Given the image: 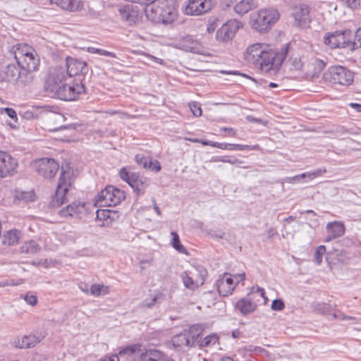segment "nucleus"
Listing matches in <instances>:
<instances>
[{"mask_svg":"<svg viewBox=\"0 0 361 361\" xmlns=\"http://www.w3.org/2000/svg\"><path fill=\"white\" fill-rule=\"evenodd\" d=\"M32 167L42 177L51 178L58 171L59 165L54 159L43 158L36 160L33 163Z\"/></svg>","mask_w":361,"mask_h":361,"instance_id":"obj_12","label":"nucleus"},{"mask_svg":"<svg viewBox=\"0 0 361 361\" xmlns=\"http://www.w3.org/2000/svg\"><path fill=\"white\" fill-rule=\"evenodd\" d=\"M292 16L295 20L296 26L302 29L309 26L310 18V9L307 6L300 4L294 6Z\"/></svg>","mask_w":361,"mask_h":361,"instance_id":"obj_16","label":"nucleus"},{"mask_svg":"<svg viewBox=\"0 0 361 361\" xmlns=\"http://www.w3.org/2000/svg\"><path fill=\"white\" fill-rule=\"evenodd\" d=\"M40 250L41 247L35 240L27 241L20 247V252L27 255H35Z\"/></svg>","mask_w":361,"mask_h":361,"instance_id":"obj_34","label":"nucleus"},{"mask_svg":"<svg viewBox=\"0 0 361 361\" xmlns=\"http://www.w3.org/2000/svg\"><path fill=\"white\" fill-rule=\"evenodd\" d=\"M125 199L123 191L113 185H109L94 197L96 207H113Z\"/></svg>","mask_w":361,"mask_h":361,"instance_id":"obj_6","label":"nucleus"},{"mask_svg":"<svg viewBox=\"0 0 361 361\" xmlns=\"http://www.w3.org/2000/svg\"><path fill=\"white\" fill-rule=\"evenodd\" d=\"M202 144L203 145H209L214 147L219 148L221 149H228L229 144L228 143H221L217 142H213V141H202Z\"/></svg>","mask_w":361,"mask_h":361,"instance_id":"obj_45","label":"nucleus"},{"mask_svg":"<svg viewBox=\"0 0 361 361\" xmlns=\"http://www.w3.org/2000/svg\"><path fill=\"white\" fill-rule=\"evenodd\" d=\"M166 295L160 292L155 291L150 293L141 303V307L145 308H152L159 306L165 301Z\"/></svg>","mask_w":361,"mask_h":361,"instance_id":"obj_25","label":"nucleus"},{"mask_svg":"<svg viewBox=\"0 0 361 361\" xmlns=\"http://www.w3.org/2000/svg\"><path fill=\"white\" fill-rule=\"evenodd\" d=\"M171 245L173 247L180 253H186V249L181 245L179 236L176 232H172Z\"/></svg>","mask_w":361,"mask_h":361,"instance_id":"obj_41","label":"nucleus"},{"mask_svg":"<svg viewBox=\"0 0 361 361\" xmlns=\"http://www.w3.org/2000/svg\"><path fill=\"white\" fill-rule=\"evenodd\" d=\"M5 112L6 114L12 119H14L15 121H17V114L16 111L13 109L11 108H6L4 109Z\"/></svg>","mask_w":361,"mask_h":361,"instance_id":"obj_56","label":"nucleus"},{"mask_svg":"<svg viewBox=\"0 0 361 361\" xmlns=\"http://www.w3.org/2000/svg\"><path fill=\"white\" fill-rule=\"evenodd\" d=\"M120 19L127 25H138L142 22V16L137 6L126 5L118 8Z\"/></svg>","mask_w":361,"mask_h":361,"instance_id":"obj_13","label":"nucleus"},{"mask_svg":"<svg viewBox=\"0 0 361 361\" xmlns=\"http://www.w3.org/2000/svg\"><path fill=\"white\" fill-rule=\"evenodd\" d=\"M109 293V287L105 286L103 284H92L90 288V294L95 297L105 295Z\"/></svg>","mask_w":361,"mask_h":361,"instance_id":"obj_38","label":"nucleus"},{"mask_svg":"<svg viewBox=\"0 0 361 361\" xmlns=\"http://www.w3.org/2000/svg\"><path fill=\"white\" fill-rule=\"evenodd\" d=\"M85 212V203L81 202H73L66 207L60 210L59 214L62 217H78L81 218L82 214Z\"/></svg>","mask_w":361,"mask_h":361,"instance_id":"obj_22","label":"nucleus"},{"mask_svg":"<svg viewBox=\"0 0 361 361\" xmlns=\"http://www.w3.org/2000/svg\"><path fill=\"white\" fill-rule=\"evenodd\" d=\"M20 237V232L18 230H11L4 235L3 243L9 246L16 245Z\"/></svg>","mask_w":361,"mask_h":361,"instance_id":"obj_36","label":"nucleus"},{"mask_svg":"<svg viewBox=\"0 0 361 361\" xmlns=\"http://www.w3.org/2000/svg\"><path fill=\"white\" fill-rule=\"evenodd\" d=\"M147 168L155 172H159L161 169V164L157 160L152 161V159L149 160Z\"/></svg>","mask_w":361,"mask_h":361,"instance_id":"obj_51","label":"nucleus"},{"mask_svg":"<svg viewBox=\"0 0 361 361\" xmlns=\"http://www.w3.org/2000/svg\"><path fill=\"white\" fill-rule=\"evenodd\" d=\"M51 4H55L63 10L71 12L80 11L83 8L84 3L81 0H49Z\"/></svg>","mask_w":361,"mask_h":361,"instance_id":"obj_23","label":"nucleus"},{"mask_svg":"<svg viewBox=\"0 0 361 361\" xmlns=\"http://www.w3.org/2000/svg\"><path fill=\"white\" fill-rule=\"evenodd\" d=\"M188 271L194 279H201L203 281V283L204 282L205 277L207 274V271L202 266L193 267L191 270H188Z\"/></svg>","mask_w":361,"mask_h":361,"instance_id":"obj_39","label":"nucleus"},{"mask_svg":"<svg viewBox=\"0 0 361 361\" xmlns=\"http://www.w3.org/2000/svg\"><path fill=\"white\" fill-rule=\"evenodd\" d=\"M214 5V0H188L184 11L187 15L200 16L209 11Z\"/></svg>","mask_w":361,"mask_h":361,"instance_id":"obj_14","label":"nucleus"},{"mask_svg":"<svg viewBox=\"0 0 361 361\" xmlns=\"http://www.w3.org/2000/svg\"><path fill=\"white\" fill-rule=\"evenodd\" d=\"M279 19V13L274 8L262 9L251 16L252 27L259 32L269 31Z\"/></svg>","mask_w":361,"mask_h":361,"instance_id":"obj_3","label":"nucleus"},{"mask_svg":"<svg viewBox=\"0 0 361 361\" xmlns=\"http://www.w3.org/2000/svg\"><path fill=\"white\" fill-rule=\"evenodd\" d=\"M346 316L347 315H345L343 312H341L340 311H338L337 312H335L334 314H333V317L334 318L338 319H340V320H345L346 319Z\"/></svg>","mask_w":361,"mask_h":361,"instance_id":"obj_63","label":"nucleus"},{"mask_svg":"<svg viewBox=\"0 0 361 361\" xmlns=\"http://www.w3.org/2000/svg\"><path fill=\"white\" fill-rule=\"evenodd\" d=\"M6 80V66H4L0 63V82Z\"/></svg>","mask_w":361,"mask_h":361,"instance_id":"obj_57","label":"nucleus"},{"mask_svg":"<svg viewBox=\"0 0 361 361\" xmlns=\"http://www.w3.org/2000/svg\"><path fill=\"white\" fill-rule=\"evenodd\" d=\"M180 277L184 286L190 290H194L203 285V281L201 279H194L188 271H183Z\"/></svg>","mask_w":361,"mask_h":361,"instance_id":"obj_30","label":"nucleus"},{"mask_svg":"<svg viewBox=\"0 0 361 361\" xmlns=\"http://www.w3.org/2000/svg\"><path fill=\"white\" fill-rule=\"evenodd\" d=\"M59 92L56 98L65 101H73L77 99L81 94L85 92V86L80 79H71L64 83Z\"/></svg>","mask_w":361,"mask_h":361,"instance_id":"obj_9","label":"nucleus"},{"mask_svg":"<svg viewBox=\"0 0 361 361\" xmlns=\"http://www.w3.org/2000/svg\"><path fill=\"white\" fill-rule=\"evenodd\" d=\"M351 51L361 48V27L358 28L354 34L353 40L351 39Z\"/></svg>","mask_w":361,"mask_h":361,"instance_id":"obj_42","label":"nucleus"},{"mask_svg":"<svg viewBox=\"0 0 361 361\" xmlns=\"http://www.w3.org/2000/svg\"><path fill=\"white\" fill-rule=\"evenodd\" d=\"M232 278L233 279L234 285L235 286L240 282L243 281L245 279V273H241L238 274L231 275Z\"/></svg>","mask_w":361,"mask_h":361,"instance_id":"obj_52","label":"nucleus"},{"mask_svg":"<svg viewBox=\"0 0 361 361\" xmlns=\"http://www.w3.org/2000/svg\"><path fill=\"white\" fill-rule=\"evenodd\" d=\"M34 71H35L20 68V71L18 75V79L15 84L18 87L30 85L35 79V75L33 73Z\"/></svg>","mask_w":361,"mask_h":361,"instance_id":"obj_26","label":"nucleus"},{"mask_svg":"<svg viewBox=\"0 0 361 361\" xmlns=\"http://www.w3.org/2000/svg\"><path fill=\"white\" fill-rule=\"evenodd\" d=\"M216 286L219 293L223 297L231 295L235 288L233 279L229 273H224L220 276L216 282Z\"/></svg>","mask_w":361,"mask_h":361,"instance_id":"obj_17","label":"nucleus"},{"mask_svg":"<svg viewBox=\"0 0 361 361\" xmlns=\"http://www.w3.org/2000/svg\"><path fill=\"white\" fill-rule=\"evenodd\" d=\"M329 80L335 84L348 86L354 80V73L341 66H331L329 68Z\"/></svg>","mask_w":361,"mask_h":361,"instance_id":"obj_11","label":"nucleus"},{"mask_svg":"<svg viewBox=\"0 0 361 361\" xmlns=\"http://www.w3.org/2000/svg\"><path fill=\"white\" fill-rule=\"evenodd\" d=\"M135 348L134 346H128L126 348H123V350H120L119 354L120 355H132L135 353Z\"/></svg>","mask_w":361,"mask_h":361,"instance_id":"obj_55","label":"nucleus"},{"mask_svg":"<svg viewBox=\"0 0 361 361\" xmlns=\"http://www.w3.org/2000/svg\"><path fill=\"white\" fill-rule=\"evenodd\" d=\"M15 198L25 202H31L35 200V194L33 191L16 190L15 193Z\"/></svg>","mask_w":361,"mask_h":361,"instance_id":"obj_40","label":"nucleus"},{"mask_svg":"<svg viewBox=\"0 0 361 361\" xmlns=\"http://www.w3.org/2000/svg\"><path fill=\"white\" fill-rule=\"evenodd\" d=\"M236 30L233 23H225L217 30L216 37L217 40L227 42L234 37Z\"/></svg>","mask_w":361,"mask_h":361,"instance_id":"obj_24","label":"nucleus"},{"mask_svg":"<svg viewBox=\"0 0 361 361\" xmlns=\"http://www.w3.org/2000/svg\"><path fill=\"white\" fill-rule=\"evenodd\" d=\"M218 341V337L216 335H209L206 336L201 342V345L208 346L209 345H214Z\"/></svg>","mask_w":361,"mask_h":361,"instance_id":"obj_47","label":"nucleus"},{"mask_svg":"<svg viewBox=\"0 0 361 361\" xmlns=\"http://www.w3.org/2000/svg\"><path fill=\"white\" fill-rule=\"evenodd\" d=\"M100 361H119V358L116 355L102 358Z\"/></svg>","mask_w":361,"mask_h":361,"instance_id":"obj_64","label":"nucleus"},{"mask_svg":"<svg viewBox=\"0 0 361 361\" xmlns=\"http://www.w3.org/2000/svg\"><path fill=\"white\" fill-rule=\"evenodd\" d=\"M148 20L155 23L171 24L177 18V11L167 4V0H156L145 10Z\"/></svg>","mask_w":361,"mask_h":361,"instance_id":"obj_1","label":"nucleus"},{"mask_svg":"<svg viewBox=\"0 0 361 361\" xmlns=\"http://www.w3.org/2000/svg\"><path fill=\"white\" fill-rule=\"evenodd\" d=\"M285 307L284 302L281 299H276L272 301L271 309L273 310L281 311Z\"/></svg>","mask_w":361,"mask_h":361,"instance_id":"obj_50","label":"nucleus"},{"mask_svg":"<svg viewBox=\"0 0 361 361\" xmlns=\"http://www.w3.org/2000/svg\"><path fill=\"white\" fill-rule=\"evenodd\" d=\"M269 45L264 43H255L247 48L245 59L249 62L256 66L261 56L268 49Z\"/></svg>","mask_w":361,"mask_h":361,"instance_id":"obj_19","label":"nucleus"},{"mask_svg":"<svg viewBox=\"0 0 361 361\" xmlns=\"http://www.w3.org/2000/svg\"><path fill=\"white\" fill-rule=\"evenodd\" d=\"M135 159L137 164H139L140 166H142L145 169L147 168V165L150 160L149 157H146L142 154H137L135 156Z\"/></svg>","mask_w":361,"mask_h":361,"instance_id":"obj_46","label":"nucleus"},{"mask_svg":"<svg viewBox=\"0 0 361 361\" xmlns=\"http://www.w3.org/2000/svg\"><path fill=\"white\" fill-rule=\"evenodd\" d=\"M87 51L91 54H98L99 55L109 56V57H112V58L116 57V54L113 52L108 51L104 49H99V48H95L93 47H87Z\"/></svg>","mask_w":361,"mask_h":361,"instance_id":"obj_44","label":"nucleus"},{"mask_svg":"<svg viewBox=\"0 0 361 361\" xmlns=\"http://www.w3.org/2000/svg\"><path fill=\"white\" fill-rule=\"evenodd\" d=\"M220 131L221 132H226L227 133L228 135H231V136H235V134H236V131L232 128H227V127H223L220 129Z\"/></svg>","mask_w":361,"mask_h":361,"instance_id":"obj_60","label":"nucleus"},{"mask_svg":"<svg viewBox=\"0 0 361 361\" xmlns=\"http://www.w3.org/2000/svg\"><path fill=\"white\" fill-rule=\"evenodd\" d=\"M109 217V210H97V218L99 219H106Z\"/></svg>","mask_w":361,"mask_h":361,"instance_id":"obj_53","label":"nucleus"},{"mask_svg":"<svg viewBox=\"0 0 361 361\" xmlns=\"http://www.w3.org/2000/svg\"><path fill=\"white\" fill-rule=\"evenodd\" d=\"M119 176L133 189L137 195H144L145 190L149 185V180L147 178L140 176L138 173L132 171L126 167H123L119 171Z\"/></svg>","mask_w":361,"mask_h":361,"instance_id":"obj_5","label":"nucleus"},{"mask_svg":"<svg viewBox=\"0 0 361 361\" xmlns=\"http://www.w3.org/2000/svg\"><path fill=\"white\" fill-rule=\"evenodd\" d=\"M212 161L214 162H223V163H228L229 159L227 157H214L211 159Z\"/></svg>","mask_w":361,"mask_h":361,"instance_id":"obj_59","label":"nucleus"},{"mask_svg":"<svg viewBox=\"0 0 361 361\" xmlns=\"http://www.w3.org/2000/svg\"><path fill=\"white\" fill-rule=\"evenodd\" d=\"M87 73V66L86 62L72 58H67L66 73L71 79L73 76L80 75V74L84 75Z\"/></svg>","mask_w":361,"mask_h":361,"instance_id":"obj_18","label":"nucleus"},{"mask_svg":"<svg viewBox=\"0 0 361 361\" xmlns=\"http://www.w3.org/2000/svg\"><path fill=\"white\" fill-rule=\"evenodd\" d=\"M200 326L194 325L189 329H185L182 333L173 336L171 342L175 347H191L200 335Z\"/></svg>","mask_w":361,"mask_h":361,"instance_id":"obj_10","label":"nucleus"},{"mask_svg":"<svg viewBox=\"0 0 361 361\" xmlns=\"http://www.w3.org/2000/svg\"><path fill=\"white\" fill-rule=\"evenodd\" d=\"M176 47L184 51L192 53H199L202 49L200 42L191 35L182 37L177 42Z\"/></svg>","mask_w":361,"mask_h":361,"instance_id":"obj_21","label":"nucleus"},{"mask_svg":"<svg viewBox=\"0 0 361 361\" xmlns=\"http://www.w3.org/2000/svg\"><path fill=\"white\" fill-rule=\"evenodd\" d=\"M326 170L325 169H319L312 172L303 173L300 175L293 176L295 182L300 181L302 178H307L309 180H313L314 178L322 176L325 173Z\"/></svg>","mask_w":361,"mask_h":361,"instance_id":"obj_37","label":"nucleus"},{"mask_svg":"<svg viewBox=\"0 0 361 361\" xmlns=\"http://www.w3.org/2000/svg\"><path fill=\"white\" fill-rule=\"evenodd\" d=\"M14 49V56L18 64L21 63V58L20 56H23V59H25L30 56L32 52H35V50L31 46L27 44H20L13 47Z\"/></svg>","mask_w":361,"mask_h":361,"instance_id":"obj_27","label":"nucleus"},{"mask_svg":"<svg viewBox=\"0 0 361 361\" xmlns=\"http://www.w3.org/2000/svg\"><path fill=\"white\" fill-rule=\"evenodd\" d=\"M17 161L6 152L0 151V177L13 176L16 172Z\"/></svg>","mask_w":361,"mask_h":361,"instance_id":"obj_15","label":"nucleus"},{"mask_svg":"<svg viewBox=\"0 0 361 361\" xmlns=\"http://www.w3.org/2000/svg\"><path fill=\"white\" fill-rule=\"evenodd\" d=\"M292 66L295 70H301L302 68V63L300 59H295L292 62Z\"/></svg>","mask_w":361,"mask_h":361,"instance_id":"obj_58","label":"nucleus"},{"mask_svg":"<svg viewBox=\"0 0 361 361\" xmlns=\"http://www.w3.org/2000/svg\"><path fill=\"white\" fill-rule=\"evenodd\" d=\"M6 81L15 83L18 79V75L20 71V67L17 63L7 64L6 66Z\"/></svg>","mask_w":361,"mask_h":361,"instance_id":"obj_33","label":"nucleus"},{"mask_svg":"<svg viewBox=\"0 0 361 361\" xmlns=\"http://www.w3.org/2000/svg\"><path fill=\"white\" fill-rule=\"evenodd\" d=\"M67 80L71 78L67 76L66 70L63 67H56L50 71L45 81L44 88L47 92L51 94V97H56L59 90Z\"/></svg>","mask_w":361,"mask_h":361,"instance_id":"obj_4","label":"nucleus"},{"mask_svg":"<svg viewBox=\"0 0 361 361\" xmlns=\"http://www.w3.org/2000/svg\"><path fill=\"white\" fill-rule=\"evenodd\" d=\"M327 233L326 237L324 239V243H329L334 239L338 238L344 235L345 227L341 221L329 222L326 226Z\"/></svg>","mask_w":361,"mask_h":361,"instance_id":"obj_20","label":"nucleus"},{"mask_svg":"<svg viewBox=\"0 0 361 361\" xmlns=\"http://www.w3.org/2000/svg\"><path fill=\"white\" fill-rule=\"evenodd\" d=\"M38 342L39 341L37 340L35 336H24L21 340H18L16 342V346L19 348H29L34 347Z\"/></svg>","mask_w":361,"mask_h":361,"instance_id":"obj_35","label":"nucleus"},{"mask_svg":"<svg viewBox=\"0 0 361 361\" xmlns=\"http://www.w3.org/2000/svg\"><path fill=\"white\" fill-rule=\"evenodd\" d=\"M257 7V4L254 0H241L235 4L234 11L238 14L243 16Z\"/></svg>","mask_w":361,"mask_h":361,"instance_id":"obj_31","label":"nucleus"},{"mask_svg":"<svg viewBox=\"0 0 361 361\" xmlns=\"http://www.w3.org/2000/svg\"><path fill=\"white\" fill-rule=\"evenodd\" d=\"M353 35L350 30L329 32L324 37V43L332 49L348 48L351 50L350 44Z\"/></svg>","mask_w":361,"mask_h":361,"instance_id":"obj_8","label":"nucleus"},{"mask_svg":"<svg viewBox=\"0 0 361 361\" xmlns=\"http://www.w3.org/2000/svg\"><path fill=\"white\" fill-rule=\"evenodd\" d=\"M288 52V47L283 48L281 53L275 52L269 45L255 66H259L262 72L274 75L279 70Z\"/></svg>","mask_w":361,"mask_h":361,"instance_id":"obj_2","label":"nucleus"},{"mask_svg":"<svg viewBox=\"0 0 361 361\" xmlns=\"http://www.w3.org/2000/svg\"><path fill=\"white\" fill-rule=\"evenodd\" d=\"M326 252V247L324 245L318 246L314 254V260L318 265L321 264L322 262L323 255Z\"/></svg>","mask_w":361,"mask_h":361,"instance_id":"obj_43","label":"nucleus"},{"mask_svg":"<svg viewBox=\"0 0 361 361\" xmlns=\"http://www.w3.org/2000/svg\"><path fill=\"white\" fill-rule=\"evenodd\" d=\"M189 106L194 116H200L202 115V109L199 104L192 102L189 104Z\"/></svg>","mask_w":361,"mask_h":361,"instance_id":"obj_48","label":"nucleus"},{"mask_svg":"<svg viewBox=\"0 0 361 361\" xmlns=\"http://www.w3.org/2000/svg\"><path fill=\"white\" fill-rule=\"evenodd\" d=\"M72 172L68 165L61 166V172L59 183L55 193V197L52 200L54 206H61L67 201L66 193L71 186V177Z\"/></svg>","mask_w":361,"mask_h":361,"instance_id":"obj_7","label":"nucleus"},{"mask_svg":"<svg viewBox=\"0 0 361 361\" xmlns=\"http://www.w3.org/2000/svg\"><path fill=\"white\" fill-rule=\"evenodd\" d=\"M260 147L259 145H243V150H259Z\"/></svg>","mask_w":361,"mask_h":361,"instance_id":"obj_61","label":"nucleus"},{"mask_svg":"<svg viewBox=\"0 0 361 361\" xmlns=\"http://www.w3.org/2000/svg\"><path fill=\"white\" fill-rule=\"evenodd\" d=\"M20 57H23V56H20ZM40 63V59L35 51V52H32L30 56L27 58L23 59L21 58V63L18 65L20 68H28V70H35L37 71Z\"/></svg>","mask_w":361,"mask_h":361,"instance_id":"obj_28","label":"nucleus"},{"mask_svg":"<svg viewBox=\"0 0 361 361\" xmlns=\"http://www.w3.org/2000/svg\"><path fill=\"white\" fill-rule=\"evenodd\" d=\"M345 4L348 7L355 9L359 7L360 6V1L359 0H345Z\"/></svg>","mask_w":361,"mask_h":361,"instance_id":"obj_54","label":"nucleus"},{"mask_svg":"<svg viewBox=\"0 0 361 361\" xmlns=\"http://www.w3.org/2000/svg\"><path fill=\"white\" fill-rule=\"evenodd\" d=\"M235 308L243 314L247 315L253 312L257 308V305L252 302L250 299L242 298L237 302Z\"/></svg>","mask_w":361,"mask_h":361,"instance_id":"obj_29","label":"nucleus"},{"mask_svg":"<svg viewBox=\"0 0 361 361\" xmlns=\"http://www.w3.org/2000/svg\"><path fill=\"white\" fill-rule=\"evenodd\" d=\"M246 119L249 121V122H251V123H263L264 124L265 122H264L262 119L260 118H255L252 116H247L246 117Z\"/></svg>","mask_w":361,"mask_h":361,"instance_id":"obj_62","label":"nucleus"},{"mask_svg":"<svg viewBox=\"0 0 361 361\" xmlns=\"http://www.w3.org/2000/svg\"><path fill=\"white\" fill-rule=\"evenodd\" d=\"M25 302L32 306H35L37 303V298L35 295L27 293L23 296Z\"/></svg>","mask_w":361,"mask_h":361,"instance_id":"obj_49","label":"nucleus"},{"mask_svg":"<svg viewBox=\"0 0 361 361\" xmlns=\"http://www.w3.org/2000/svg\"><path fill=\"white\" fill-rule=\"evenodd\" d=\"M145 361H174L162 352L157 350H149L145 355Z\"/></svg>","mask_w":361,"mask_h":361,"instance_id":"obj_32","label":"nucleus"}]
</instances>
